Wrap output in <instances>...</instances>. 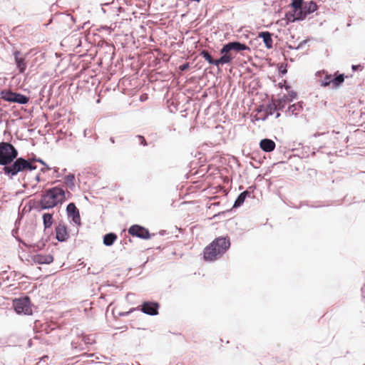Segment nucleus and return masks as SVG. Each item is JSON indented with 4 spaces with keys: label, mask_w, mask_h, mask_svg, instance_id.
<instances>
[{
    "label": "nucleus",
    "mask_w": 365,
    "mask_h": 365,
    "mask_svg": "<svg viewBox=\"0 0 365 365\" xmlns=\"http://www.w3.org/2000/svg\"><path fill=\"white\" fill-rule=\"evenodd\" d=\"M307 40H306V39L303 40L298 44V46H296V49L299 50V49L302 48L307 43Z\"/></svg>",
    "instance_id": "4c0bfd02"
},
{
    "label": "nucleus",
    "mask_w": 365,
    "mask_h": 365,
    "mask_svg": "<svg viewBox=\"0 0 365 365\" xmlns=\"http://www.w3.org/2000/svg\"><path fill=\"white\" fill-rule=\"evenodd\" d=\"M230 247L229 237L215 238L203 251L205 261L212 262L220 258Z\"/></svg>",
    "instance_id": "f03ea898"
},
{
    "label": "nucleus",
    "mask_w": 365,
    "mask_h": 365,
    "mask_svg": "<svg viewBox=\"0 0 365 365\" xmlns=\"http://www.w3.org/2000/svg\"><path fill=\"white\" fill-rule=\"evenodd\" d=\"M66 199V192L61 186L52 187L43 192L40 200L34 202L33 208L38 212L52 209L63 204Z\"/></svg>",
    "instance_id": "f257e3e1"
},
{
    "label": "nucleus",
    "mask_w": 365,
    "mask_h": 365,
    "mask_svg": "<svg viewBox=\"0 0 365 365\" xmlns=\"http://www.w3.org/2000/svg\"><path fill=\"white\" fill-rule=\"evenodd\" d=\"M35 246L37 247V249L41 250L45 246V243L43 240H41L38 241Z\"/></svg>",
    "instance_id": "c9c22d12"
},
{
    "label": "nucleus",
    "mask_w": 365,
    "mask_h": 365,
    "mask_svg": "<svg viewBox=\"0 0 365 365\" xmlns=\"http://www.w3.org/2000/svg\"><path fill=\"white\" fill-rule=\"evenodd\" d=\"M324 133H317L314 135V137H317V136H319L321 135H323Z\"/></svg>",
    "instance_id": "a18cd8bd"
},
{
    "label": "nucleus",
    "mask_w": 365,
    "mask_h": 365,
    "mask_svg": "<svg viewBox=\"0 0 365 365\" xmlns=\"http://www.w3.org/2000/svg\"><path fill=\"white\" fill-rule=\"evenodd\" d=\"M275 143L269 138L262 139L259 142V148L266 153H270L275 148Z\"/></svg>",
    "instance_id": "2eb2a0df"
},
{
    "label": "nucleus",
    "mask_w": 365,
    "mask_h": 365,
    "mask_svg": "<svg viewBox=\"0 0 365 365\" xmlns=\"http://www.w3.org/2000/svg\"><path fill=\"white\" fill-rule=\"evenodd\" d=\"M304 0H292L291 6L292 7V14L291 15H295L299 10L302 8L304 4ZM292 17L290 16V19Z\"/></svg>",
    "instance_id": "393cba45"
},
{
    "label": "nucleus",
    "mask_w": 365,
    "mask_h": 365,
    "mask_svg": "<svg viewBox=\"0 0 365 365\" xmlns=\"http://www.w3.org/2000/svg\"><path fill=\"white\" fill-rule=\"evenodd\" d=\"M135 138V139L138 140L139 145H143V146L148 145L147 140H145L144 136H143L141 135H138Z\"/></svg>",
    "instance_id": "7c9ffc66"
},
{
    "label": "nucleus",
    "mask_w": 365,
    "mask_h": 365,
    "mask_svg": "<svg viewBox=\"0 0 365 365\" xmlns=\"http://www.w3.org/2000/svg\"><path fill=\"white\" fill-rule=\"evenodd\" d=\"M110 141L112 143H115V139L113 137H110Z\"/></svg>",
    "instance_id": "c03bdc74"
},
{
    "label": "nucleus",
    "mask_w": 365,
    "mask_h": 365,
    "mask_svg": "<svg viewBox=\"0 0 365 365\" xmlns=\"http://www.w3.org/2000/svg\"><path fill=\"white\" fill-rule=\"evenodd\" d=\"M34 260L38 264H49L53 261V257L51 255H37Z\"/></svg>",
    "instance_id": "f3484780"
},
{
    "label": "nucleus",
    "mask_w": 365,
    "mask_h": 365,
    "mask_svg": "<svg viewBox=\"0 0 365 365\" xmlns=\"http://www.w3.org/2000/svg\"><path fill=\"white\" fill-rule=\"evenodd\" d=\"M278 71H279V75L280 76H282L285 75L287 73V65H284V64H282V63L280 64L278 66Z\"/></svg>",
    "instance_id": "2f4dec72"
},
{
    "label": "nucleus",
    "mask_w": 365,
    "mask_h": 365,
    "mask_svg": "<svg viewBox=\"0 0 365 365\" xmlns=\"http://www.w3.org/2000/svg\"><path fill=\"white\" fill-rule=\"evenodd\" d=\"M250 192H248L247 190H245L242 192H241L237 197V199L235 200L234 204H233V206L232 207L233 208H237V207H240L241 205H243L245 199L247 198V197L250 196Z\"/></svg>",
    "instance_id": "aec40b11"
},
{
    "label": "nucleus",
    "mask_w": 365,
    "mask_h": 365,
    "mask_svg": "<svg viewBox=\"0 0 365 365\" xmlns=\"http://www.w3.org/2000/svg\"><path fill=\"white\" fill-rule=\"evenodd\" d=\"M289 49H292V50H297L296 49V46H292V45H288L287 46Z\"/></svg>",
    "instance_id": "79ce46f5"
},
{
    "label": "nucleus",
    "mask_w": 365,
    "mask_h": 365,
    "mask_svg": "<svg viewBox=\"0 0 365 365\" xmlns=\"http://www.w3.org/2000/svg\"><path fill=\"white\" fill-rule=\"evenodd\" d=\"M200 56L204 58V59L207 61L210 64L215 65L216 66H219L220 65L224 64H228L229 61L230 59L228 56L222 55H221V56L218 59H215L211 55V53L205 49L200 51Z\"/></svg>",
    "instance_id": "1a4fd4ad"
},
{
    "label": "nucleus",
    "mask_w": 365,
    "mask_h": 365,
    "mask_svg": "<svg viewBox=\"0 0 365 365\" xmlns=\"http://www.w3.org/2000/svg\"><path fill=\"white\" fill-rule=\"evenodd\" d=\"M34 162L33 158L31 159H25L21 157V163L24 164L23 171H32L36 170L37 167L34 164Z\"/></svg>",
    "instance_id": "412c9836"
},
{
    "label": "nucleus",
    "mask_w": 365,
    "mask_h": 365,
    "mask_svg": "<svg viewBox=\"0 0 365 365\" xmlns=\"http://www.w3.org/2000/svg\"><path fill=\"white\" fill-rule=\"evenodd\" d=\"M29 101V97L23 95L20 93L14 92L12 103H19L21 105H26Z\"/></svg>",
    "instance_id": "6ab92c4d"
},
{
    "label": "nucleus",
    "mask_w": 365,
    "mask_h": 365,
    "mask_svg": "<svg viewBox=\"0 0 365 365\" xmlns=\"http://www.w3.org/2000/svg\"><path fill=\"white\" fill-rule=\"evenodd\" d=\"M14 92L9 89L2 90L0 93L1 98L9 103H12Z\"/></svg>",
    "instance_id": "a878e982"
},
{
    "label": "nucleus",
    "mask_w": 365,
    "mask_h": 365,
    "mask_svg": "<svg viewBox=\"0 0 365 365\" xmlns=\"http://www.w3.org/2000/svg\"><path fill=\"white\" fill-rule=\"evenodd\" d=\"M136 310V308H132L130 309L128 312H120L119 314V315L120 317H125V316H128L129 314H130L131 312H133V311Z\"/></svg>",
    "instance_id": "f704fd0d"
},
{
    "label": "nucleus",
    "mask_w": 365,
    "mask_h": 365,
    "mask_svg": "<svg viewBox=\"0 0 365 365\" xmlns=\"http://www.w3.org/2000/svg\"><path fill=\"white\" fill-rule=\"evenodd\" d=\"M42 219L44 230L50 228L53 222V215L48 212L44 213L43 214Z\"/></svg>",
    "instance_id": "5701e85b"
},
{
    "label": "nucleus",
    "mask_w": 365,
    "mask_h": 365,
    "mask_svg": "<svg viewBox=\"0 0 365 365\" xmlns=\"http://www.w3.org/2000/svg\"><path fill=\"white\" fill-rule=\"evenodd\" d=\"M320 85L322 87H327L328 86L332 85V75L326 74L324 78L321 81Z\"/></svg>",
    "instance_id": "c85d7f7f"
},
{
    "label": "nucleus",
    "mask_w": 365,
    "mask_h": 365,
    "mask_svg": "<svg viewBox=\"0 0 365 365\" xmlns=\"http://www.w3.org/2000/svg\"><path fill=\"white\" fill-rule=\"evenodd\" d=\"M118 236L114 232H109L106 234L103 237V245L106 247L112 246L116 241Z\"/></svg>",
    "instance_id": "a211bd4d"
},
{
    "label": "nucleus",
    "mask_w": 365,
    "mask_h": 365,
    "mask_svg": "<svg viewBox=\"0 0 365 365\" xmlns=\"http://www.w3.org/2000/svg\"><path fill=\"white\" fill-rule=\"evenodd\" d=\"M288 96V100L292 102L294 98H297V93L292 91L290 92H289V93L287 95Z\"/></svg>",
    "instance_id": "473e14b6"
},
{
    "label": "nucleus",
    "mask_w": 365,
    "mask_h": 365,
    "mask_svg": "<svg viewBox=\"0 0 365 365\" xmlns=\"http://www.w3.org/2000/svg\"><path fill=\"white\" fill-rule=\"evenodd\" d=\"M277 110L278 108L274 102L267 104L264 108V112L267 115H273Z\"/></svg>",
    "instance_id": "cd10ccee"
},
{
    "label": "nucleus",
    "mask_w": 365,
    "mask_h": 365,
    "mask_svg": "<svg viewBox=\"0 0 365 365\" xmlns=\"http://www.w3.org/2000/svg\"><path fill=\"white\" fill-rule=\"evenodd\" d=\"M35 179H36V180L37 182H39V181H40V175H37L36 176Z\"/></svg>",
    "instance_id": "37998d69"
},
{
    "label": "nucleus",
    "mask_w": 365,
    "mask_h": 365,
    "mask_svg": "<svg viewBox=\"0 0 365 365\" xmlns=\"http://www.w3.org/2000/svg\"><path fill=\"white\" fill-rule=\"evenodd\" d=\"M56 239L61 242H66L68 237L69 234L68 232L67 226L64 222H60L56 227Z\"/></svg>",
    "instance_id": "ddd939ff"
},
{
    "label": "nucleus",
    "mask_w": 365,
    "mask_h": 365,
    "mask_svg": "<svg viewBox=\"0 0 365 365\" xmlns=\"http://www.w3.org/2000/svg\"><path fill=\"white\" fill-rule=\"evenodd\" d=\"M317 9L318 6L317 5L315 1H305L302 8L295 15H291L292 19L289 16L288 14H286V16L287 17L289 21L292 22L303 21L308 15L317 11Z\"/></svg>",
    "instance_id": "20e7f679"
},
{
    "label": "nucleus",
    "mask_w": 365,
    "mask_h": 365,
    "mask_svg": "<svg viewBox=\"0 0 365 365\" xmlns=\"http://www.w3.org/2000/svg\"><path fill=\"white\" fill-rule=\"evenodd\" d=\"M18 156V150L9 142L0 143V165H8Z\"/></svg>",
    "instance_id": "7ed1b4c3"
},
{
    "label": "nucleus",
    "mask_w": 365,
    "mask_h": 365,
    "mask_svg": "<svg viewBox=\"0 0 365 365\" xmlns=\"http://www.w3.org/2000/svg\"><path fill=\"white\" fill-rule=\"evenodd\" d=\"M362 68L363 67L361 65H352V66H351V69L354 71H356L358 70H361Z\"/></svg>",
    "instance_id": "58836bf2"
},
{
    "label": "nucleus",
    "mask_w": 365,
    "mask_h": 365,
    "mask_svg": "<svg viewBox=\"0 0 365 365\" xmlns=\"http://www.w3.org/2000/svg\"><path fill=\"white\" fill-rule=\"evenodd\" d=\"M272 34L269 31H262L258 34V37L263 40L264 43L267 48H272L273 41L272 38Z\"/></svg>",
    "instance_id": "dca6fc26"
},
{
    "label": "nucleus",
    "mask_w": 365,
    "mask_h": 365,
    "mask_svg": "<svg viewBox=\"0 0 365 365\" xmlns=\"http://www.w3.org/2000/svg\"><path fill=\"white\" fill-rule=\"evenodd\" d=\"M262 106H259V108L257 110L258 112H260L262 110Z\"/></svg>",
    "instance_id": "09e8293b"
},
{
    "label": "nucleus",
    "mask_w": 365,
    "mask_h": 365,
    "mask_svg": "<svg viewBox=\"0 0 365 365\" xmlns=\"http://www.w3.org/2000/svg\"><path fill=\"white\" fill-rule=\"evenodd\" d=\"M13 307L18 314L31 315L32 309L31 300L28 296L15 299L13 301Z\"/></svg>",
    "instance_id": "423d86ee"
},
{
    "label": "nucleus",
    "mask_w": 365,
    "mask_h": 365,
    "mask_svg": "<svg viewBox=\"0 0 365 365\" xmlns=\"http://www.w3.org/2000/svg\"><path fill=\"white\" fill-rule=\"evenodd\" d=\"M160 304L154 301H145L140 306L136 307V310H140L143 313L150 315L156 316L158 314Z\"/></svg>",
    "instance_id": "6e6552de"
},
{
    "label": "nucleus",
    "mask_w": 365,
    "mask_h": 365,
    "mask_svg": "<svg viewBox=\"0 0 365 365\" xmlns=\"http://www.w3.org/2000/svg\"><path fill=\"white\" fill-rule=\"evenodd\" d=\"M279 116H280V113H277L275 118H278Z\"/></svg>",
    "instance_id": "de8ad7c7"
},
{
    "label": "nucleus",
    "mask_w": 365,
    "mask_h": 365,
    "mask_svg": "<svg viewBox=\"0 0 365 365\" xmlns=\"http://www.w3.org/2000/svg\"><path fill=\"white\" fill-rule=\"evenodd\" d=\"M66 213L68 217H71L72 222L74 224L77 225H81L79 210L77 208L75 203L70 202L69 204H68V205L66 206Z\"/></svg>",
    "instance_id": "f8f14e48"
},
{
    "label": "nucleus",
    "mask_w": 365,
    "mask_h": 365,
    "mask_svg": "<svg viewBox=\"0 0 365 365\" xmlns=\"http://www.w3.org/2000/svg\"><path fill=\"white\" fill-rule=\"evenodd\" d=\"M303 110V102L300 101L297 103L292 104L288 107L285 110L287 116L290 117L292 115L297 116Z\"/></svg>",
    "instance_id": "4468645a"
},
{
    "label": "nucleus",
    "mask_w": 365,
    "mask_h": 365,
    "mask_svg": "<svg viewBox=\"0 0 365 365\" xmlns=\"http://www.w3.org/2000/svg\"><path fill=\"white\" fill-rule=\"evenodd\" d=\"M83 341L86 344H92L93 342V339H91L90 336L83 337Z\"/></svg>",
    "instance_id": "e433bc0d"
},
{
    "label": "nucleus",
    "mask_w": 365,
    "mask_h": 365,
    "mask_svg": "<svg viewBox=\"0 0 365 365\" xmlns=\"http://www.w3.org/2000/svg\"><path fill=\"white\" fill-rule=\"evenodd\" d=\"M128 232L130 235L140 239L148 240L150 238V234L148 229L139 225H131L128 228Z\"/></svg>",
    "instance_id": "9d476101"
},
{
    "label": "nucleus",
    "mask_w": 365,
    "mask_h": 365,
    "mask_svg": "<svg viewBox=\"0 0 365 365\" xmlns=\"http://www.w3.org/2000/svg\"><path fill=\"white\" fill-rule=\"evenodd\" d=\"M190 68L189 63H185L180 66L179 68L181 71H185Z\"/></svg>",
    "instance_id": "72a5a7b5"
},
{
    "label": "nucleus",
    "mask_w": 365,
    "mask_h": 365,
    "mask_svg": "<svg viewBox=\"0 0 365 365\" xmlns=\"http://www.w3.org/2000/svg\"><path fill=\"white\" fill-rule=\"evenodd\" d=\"M268 116H269V115H267L265 113L264 116H262V117L260 118V119H261L262 120H266L267 119Z\"/></svg>",
    "instance_id": "a19ab883"
},
{
    "label": "nucleus",
    "mask_w": 365,
    "mask_h": 365,
    "mask_svg": "<svg viewBox=\"0 0 365 365\" xmlns=\"http://www.w3.org/2000/svg\"><path fill=\"white\" fill-rule=\"evenodd\" d=\"M65 183L66 185L71 189L73 190L75 187L74 180L75 175L73 173H69L67 175L65 178Z\"/></svg>",
    "instance_id": "bb28decb"
},
{
    "label": "nucleus",
    "mask_w": 365,
    "mask_h": 365,
    "mask_svg": "<svg viewBox=\"0 0 365 365\" xmlns=\"http://www.w3.org/2000/svg\"><path fill=\"white\" fill-rule=\"evenodd\" d=\"M13 56L19 73H24L27 68L26 55L23 54L20 51L15 50L13 53Z\"/></svg>",
    "instance_id": "9b49d317"
},
{
    "label": "nucleus",
    "mask_w": 365,
    "mask_h": 365,
    "mask_svg": "<svg viewBox=\"0 0 365 365\" xmlns=\"http://www.w3.org/2000/svg\"><path fill=\"white\" fill-rule=\"evenodd\" d=\"M33 160L34 162L40 163V165H43V168L41 169V172L44 173L51 169V168L42 159L37 158L36 156H34Z\"/></svg>",
    "instance_id": "c756f323"
},
{
    "label": "nucleus",
    "mask_w": 365,
    "mask_h": 365,
    "mask_svg": "<svg viewBox=\"0 0 365 365\" xmlns=\"http://www.w3.org/2000/svg\"><path fill=\"white\" fill-rule=\"evenodd\" d=\"M58 168H54V172H56V173H57V172H58Z\"/></svg>",
    "instance_id": "8fccbe9b"
},
{
    "label": "nucleus",
    "mask_w": 365,
    "mask_h": 365,
    "mask_svg": "<svg viewBox=\"0 0 365 365\" xmlns=\"http://www.w3.org/2000/svg\"><path fill=\"white\" fill-rule=\"evenodd\" d=\"M247 50L250 51V48L245 43L235 41L224 44L220 52L221 55L228 56L230 58L229 61V63H230L233 59V56L230 53V51H235L237 52H240Z\"/></svg>",
    "instance_id": "39448f33"
},
{
    "label": "nucleus",
    "mask_w": 365,
    "mask_h": 365,
    "mask_svg": "<svg viewBox=\"0 0 365 365\" xmlns=\"http://www.w3.org/2000/svg\"><path fill=\"white\" fill-rule=\"evenodd\" d=\"M284 88H285L286 90L288 91L290 88V86L287 85Z\"/></svg>",
    "instance_id": "49530a36"
},
{
    "label": "nucleus",
    "mask_w": 365,
    "mask_h": 365,
    "mask_svg": "<svg viewBox=\"0 0 365 365\" xmlns=\"http://www.w3.org/2000/svg\"><path fill=\"white\" fill-rule=\"evenodd\" d=\"M24 164L21 163V157L16 158L11 164L6 165L3 168V171L5 175L13 178L18 173L23 172Z\"/></svg>",
    "instance_id": "0eeeda50"
},
{
    "label": "nucleus",
    "mask_w": 365,
    "mask_h": 365,
    "mask_svg": "<svg viewBox=\"0 0 365 365\" xmlns=\"http://www.w3.org/2000/svg\"><path fill=\"white\" fill-rule=\"evenodd\" d=\"M362 299H365V284L361 289Z\"/></svg>",
    "instance_id": "ea45409f"
},
{
    "label": "nucleus",
    "mask_w": 365,
    "mask_h": 365,
    "mask_svg": "<svg viewBox=\"0 0 365 365\" xmlns=\"http://www.w3.org/2000/svg\"><path fill=\"white\" fill-rule=\"evenodd\" d=\"M344 81V75L343 73L332 76V88H339Z\"/></svg>",
    "instance_id": "4be33fe9"
},
{
    "label": "nucleus",
    "mask_w": 365,
    "mask_h": 365,
    "mask_svg": "<svg viewBox=\"0 0 365 365\" xmlns=\"http://www.w3.org/2000/svg\"><path fill=\"white\" fill-rule=\"evenodd\" d=\"M274 103L277 106L278 110H282L285 108L287 103H290V101L288 100V96L284 94L282 97L279 98Z\"/></svg>",
    "instance_id": "b1692460"
}]
</instances>
